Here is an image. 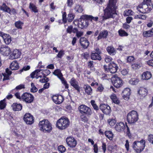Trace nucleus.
<instances>
[{"instance_id": "30", "label": "nucleus", "mask_w": 153, "mask_h": 153, "mask_svg": "<svg viewBox=\"0 0 153 153\" xmlns=\"http://www.w3.org/2000/svg\"><path fill=\"white\" fill-rule=\"evenodd\" d=\"M107 51L110 55H114L116 53V51L114 48L111 46H108L107 48Z\"/></svg>"}, {"instance_id": "38", "label": "nucleus", "mask_w": 153, "mask_h": 153, "mask_svg": "<svg viewBox=\"0 0 153 153\" xmlns=\"http://www.w3.org/2000/svg\"><path fill=\"white\" fill-rule=\"evenodd\" d=\"M53 74L54 75L57 76L58 77H59L60 76H61L62 74L60 70L59 69H57L55 70L53 72Z\"/></svg>"}, {"instance_id": "47", "label": "nucleus", "mask_w": 153, "mask_h": 153, "mask_svg": "<svg viewBox=\"0 0 153 153\" xmlns=\"http://www.w3.org/2000/svg\"><path fill=\"white\" fill-rule=\"evenodd\" d=\"M82 115H81L80 117L82 121L84 122H87L88 120V119L86 117L85 114H82Z\"/></svg>"}, {"instance_id": "32", "label": "nucleus", "mask_w": 153, "mask_h": 153, "mask_svg": "<svg viewBox=\"0 0 153 153\" xmlns=\"http://www.w3.org/2000/svg\"><path fill=\"white\" fill-rule=\"evenodd\" d=\"M0 9L9 13H10V8L6 6L5 3H3L2 6L0 7Z\"/></svg>"}, {"instance_id": "37", "label": "nucleus", "mask_w": 153, "mask_h": 153, "mask_svg": "<svg viewBox=\"0 0 153 153\" xmlns=\"http://www.w3.org/2000/svg\"><path fill=\"white\" fill-rule=\"evenodd\" d=\"M129 83L132 85L137 84L139 82V80L137 79L133 78L131 79L129 81Z\"/></svg>"}, {"instance_id": "13", "label": "nucleus", "mask_w": 153, "mask_h": 153, "mask_svg": "<svg viewBox=\"0 0 153 153\" xmlns=\"http://www.w3.org/2000/svg\"><path fill=\"white\" fill-rule=\"evenodd\" d=\"M79 43L82 48L84 49H87L90 44L88 41L85 37L80 38L79 40Z\"/></svg>"}, {"instance_id": "59", "label": "nucleus", "mask_w": 153, "mask_h": 153, "mask_svg": "<svg viewBox=\"0 0 153 153\" xmlns=\"http://www.w3.org/2000/svg\"><path fill=\"white\" fill-rule=\"evenodd\" d=\"M126 126L127 128L126 134L128 137H130L131 136V134L129 128L127 125H126Z\"/></svg>"}, {"instance_id": "17", "label": "nucleus", "mask_w": 153, "mask_h": 153, "mask_svg": "<svg viewBox=\"0 0 153 153\" xmlns=\"http://www.w3.org/2000/svg\"><path fill=\"white\" fill-rule=\"evenodd\" d=\"M115 128L117 131L121 132L124 130L125 126L123 122L117 123L115 126Z\"/></svg>"}, {"instance_id": "39", "label": "nucleus", "mask_w": 153, "mask_h": 153, "mask_svg": "<svg viewBox=\"0 0 153 153\" xmlns=\"http://www.w3.org/2000/svg\"><path fill=\"white\" fill-rule=\"evenodd\" d=\"M29 8L32 10L34 12V13H37L38 12V10L37 9V7L34 4L30 3L29 5Z\"/></svg>"}, {"instance_id": "29", "label": "nucleus", "mask_w": 153, "mask_h": 153, "mask_svg": "<svg viewBox=\"0 0 153 153\" xmlns=\"http://www.w3.org/2000/svg\"><path fill=\"white\" fill-rule=\"evenodd\" d=\"M10 68L12 70H16L19 68V66L17 61H14L11 63L10 65Z\"/></svg>"}, {"instance_id": "22", "label": "nucleus", "mask_w": 153, "mask_h": 153, "mask_svg": "<svg viewBox=\"0 0 153 153\" xmlns=\"http://www.w3.org/2000/svg\"><path fill=\"white\" fill-rule=\"evenodd\" d=\"M14 111H20L22 108V105L20 104L17 103H14L11 105Z\"/></svg>"}, {"instance_id": "58", "label": "nucleus", "mask_w": 153, "mask_h": 153, "mask_svg": "<svg viewBox=\"0 0 153 153\" xmlns=\"http://www.w3.org/2000/svg\"><path fill=\"white\" fill-rule=\"evenodd\" d=\"M134 59V57L132 56H128L127 59V62L130 63L133 61Z\"/></svg>"}, {"instance_id": "25", "label": "nucleus", "mask_w": 153, "mask_h": 153, "mask_svg": "<svg viewBox=\"0 0 153 153\" xmlns=\"http://www.w3.org/2000/svg\"><path fill=\"white\" fill-rule=\"evenodd\" d=\"M5 72V73L3 74V75L4 76V78L3 79V81L5 80L9 79H10L9 76L12 74L11 71H10L8 68H7L6 69Z\"/></svg>"}, {"instance_id": "42", "label": "nucleus", "mask_w": 153, "mask_h": 153, "mask_svg": "<svg viewBox=\"0 0 153 153\" xmlns=\"http://www.w3.org/2000/svg\"><path fill=\"white\" fill-rule=\"evenodd\" d=\"M5 102V99L0 101V109H3L5 107L6 104Z\"/></svg>"}, {"instance_id": "35", "label": "nucleus", "mask_w": 153, "mask_h": 153, "mask_svg": "<svg viewBox=\"0 0 153 153\" xmlns=\"http://www.w3.org/2000/svg\"><path fill=\"white\" fill-rule=\"evenodd\" d=\"M63 75L62 74L61 76L58 77L61 81L62 83L65 86V88H68V85L66 81L65 80V78L63 77Z\"/></svg>"}, {"instance_id": "52", "label": "nucleus", "mask_w": 153, "mask_h": 153, "mask_svg": "<svg viewBox=\"0 0 153 153\" xmlns=\"http://www.w3.org/2000/svg\"><path fill=\"white\" fill-rule=\"evenodd\" d=\"M148 140L150 143L153 144V135H149L148 136Z\"/></svg>"}, {"instance_id": "5", "label": "nucleus", "mask_w": 153, "mask_h": 153, "mask_svg": "<svg viewBox=\"0 0 153 153\" xmlns=\"http://www.w3.org/2000/svg\"><path fill=\"white\" fill-rule=\"evenodd\" d=\"M146 142L143 139L140 141H135L133 143V147L137 153H140L144 149Z\"/></svg>"}, {"instance_id": "9", "label": "nucleus", "mask_w": 153, "mask_h": 153, "mask_svg": "<svg viewBox=\"0 0 153 153\" xmlns=\"http://www.w3.org/2000/svg\"><path fill=\"white\" fill-rule=\"evenodd\" d=\"M22 98L27 103H31L33 102L34 97L31 94L27 93H24L21 96Z\"/></svg>"}, {"instance_id": "53", "label": "nucleus", "mask_w": 153, "mask_h": 153, "mask_svg": "<svg viewBox=\"0 0 153 153\" xmlns=\"http://www.w3.org/2000/svg\"><path fill=\"white\" fill-rule=\"evenodd\" d=\"M73 27L72 25L69 26L66 30V32L70 34L71 33L72 31Z\"/></svg>"}, {"instance_id": "26", "label": "nucleus", "mask_w": 153, "mask_h": 153, "mask_svg": "<svg viewBox=\"0 0 153 153\" xmlns=\"http://www.w3.org/2000/svg\"><path fill=\"white\" fill-rule=\"evenodd\" d=\"M108 35V32L106 30H104L100 32L97 37V40L101 39L102 38H105Z\"/></svg>"}, {"instance_id": "33", "label": "nucleus", "mask_w": 153, "mask_h": 153, "mask_svg": "<svg viewBox=\"0 0 153 153\" xmlns=\"http://www.w3.org/2000/svg\"><path fill=\"white\" fill-rule=\"evenodd\" d=\"M84 88L85 92L88 95H91L92 93V90L91 86L88 85H85Z\"/></svg>"}, {"instance_id": "27", "label": "nucleus", "mask_w": 153, "mask_h": 153, "mask_svg": "<svg viewBox=\"0 0 153 153\" xmlns=\"http://www.w3.org/2000/svg\"><path fill=\"white\" fill-rule=\"evenodd\" d=\"M147 90L145 88H141L138 91V94L141 96L145 97L147 94Z\"/></svg>"}, {"instance_id": "3", "label": "nucleus", "mask_w": 153, "mask_h": 153, "mask_svg": "<svg viewBox=\"0 0 153 153\" xmlns=\"http://www.w3.org/2000/svg\"><path fill=\"white\" fill-rule=\"evenodd\" d=\"M70 123L68 118L63 117L57 120L56 126L59 129L63 130L69 126Z\"/></svg>"}, {"instance_id": "50", "label": "nucleus", "mask_w": 153, "mask_h": 153, "mask_svg": "<svg viewBox=\"0 0 153 153\" xmlns=\"http://www.w3.org/2000/svg\"><path fill=\"white\" fill-rule=\"evenodd\" d=\"M108 121V123L111 126H114L116 122V121L114 119H109Z\"/></svg>"}, {"instance_id": "57", "label": "nucleus", "mask_w": 153, "mask_h": 153, "mask_svg": "<svg viewBox=\"0 0 153 153\" xmlns=\"http://www.w3.org/2000/svg\"><path fill=\"white\" fill-rule=\"evenodd\" d=\"M62 20L64 23L67 22L66 14L65 12H64L62 15Z\"/></svg>"}, {"instance_id": "56", "label": "nucleus", "mask_w": 153, "mask_h": 153, "mask_svg": "<svg viewBox=\"0 0 153 153\" xmlns=\"http://www.w3.org/2000/svg\"><path fill=\"white\" fill-rule=\"evenodd\" d=\"M64 54V51L62 50H60L57 55V56L60 58H62V56Z\"/></svg>"}, {"instance_id": "45", "label": "nucleus", "mask_w": 153, "mask_h": 153, "mask_svg": "<svg viewBox=\"0 0 153 153\" xmlns=\"http://www.w3.org/2000/svg\"><path fill=\"white\" fill-rule=\"evenodd\" d=\"M118 33L119 35L121 36H126L128 35V33L122 30H119Z\"/></svg>"}, {"instance_id": "41", "label": "nucleus", "mask_w": 153, "mask_h": 153, "mask_svg": "<svg viewBox=\"0 0 153 153\" xmlns=\"http://www.w3.org/2000/svg\"><path fill=\"white\" fill-rule=\"evenodd\" d=\"M93 61H91L88 62V67L90 68L91 70L94 71L95 70V68L94 67L93 65Z\"/></svg>"}, {"instance_id": "54", "label": "nucleus", "mask_w": 153, "mask_h": 153, "mask_svg": "<svg viewBox=\"0 0 153 153\" xmlns=\"http://www.w3.org/2000/svg\"><path fill=\"white\" fill-rule=\"evenodd\" d=\"M116 0H109V3L108 5L116 6Z\"/></svg>"}, {"instance_id": "20", "label": "nucleus", "mask_w": 153, "mask_h": 153, "mask_svg": "<svg viewBox=\"0 0 153 153\" xmlns=\"http://www.w3.org/2000/svg\"><path fill=\"white\" fill-rule=\"evenodd\" d=\"M2 34L1 37L3 39L5 43L7 45L9 44L11 41V37L8 34H4L2 32Z\"/></svg>"}, {"instance_id": "31", "label": "nucleus", "mask_w": 153, "mask_h": 153, "mask_svg": "<svg viewBox=\"0 0 153 153\" xmlns=\"http://www.w3.org/2000/svg\"><path fill=\"white\" fill-rule=\"evenodd\" d=\"M81 19H82L81 20V25L83 27H87L89 25V21L90 20L87 18L82 19L81 17Z\"/></svg>"}, {"instance_id": "40", "label": "nucleus", "mask_w": 153, "mask_h": 153, "mask_svg": "<svg viewBox=\"0 0 153 153\" xmlns=\"http://www.w3.org/2000/svg\"><path fill=\"white\" fill-rule=\"evenodd\" d=\"M141 66V64L140 63L137 62L135 63L132 65V68L134 69H137L139 68Z\"/></svg>"}, {"instance_id": "60", "label": "nucleus", "mask_w": 153, "mask_h": 153, "mask_svg": "<svg viewBox=\"0 0 153 153\" xmlns=\"http://www.w3.org/2000/svg\"><path fill=\"white\" fill-rule=\"evenodd\" d=\"M128 72V70L126 69H123L121 71V73L123 75H127Z\"/></svg>"}, {"instance_id": "48", "label": "nucleus", "mask_w": 153, "mask_h": 153, "mask_svg": "<svg viewBox=\"0 0 153 153\" xmlns=\"http://www.w3.org/2000/svg\"><path fill=\"white\" fill-rule=\"evenodd\" d=\"M75 16L73 14H70L68 15L67 20L68 22H72Z\"/></svg>"}, {"instance_id": "28", "label": "nucleus", "mask_w": 153, "mask_h": 153, "mask_svg": "<svg viewBox=\"0 0 153 153\" xmlns=\"http://www.w3.org/2000/svg\"><path fill=\"white\" fill-rule=\"evenodd\" d=\"M91 58L92 59L94 60L97 59L99 60H100L101 59L100 54H99L98 53H91Z\"/></svg>"}, {"instance_id": "21", "label": "nucleus", "mask_w": 153, "mask_h": 153, "mask_svg": "<svg viewBox=\"0 0 153 153\" xmlns=\"http://www.w3.org/2000/svg\"><path fill=\"white\" fill-rule=\"evenodd\" d=\"M21 54L20 51L17 49L14 50L10 56V58L11 59H16L19 57Z\"/></svg>"}, {"instance_id": "10", "label": "nucleus", "mask_w": 153, "mask_h": 153, "mask_svg": "<svg viewBox=\"0 0 153 153\" xmlns=\"http://www.w3.org/2000/svg\"><path fill=\"white\" fill-rule=\"evenodd\" d=\"M0 53L3 55L8 56L11 53L9 47L6 45H1L0 48Z\"/></svg>"}, {"instance_id": "18", "label": "nucleus", "mask_w": 153, "mask_h": 153, "mask_svg": "<svg viewBox=\"0 0 153 153\" xmlns=\"http://www.w3.org/2000/svg\"><path fill=\"white\" fill-rule=\"evenodd\" d=\"M53 101L57 104H60L63 101L64 98L61 95L53 96L52 97Z\"/></svg>"}, {"instance_id": "51", "label": "nucleus", "mask_w": 153, "mask_h": 153, "mask_svg": "<svg viewBox=\"0 0 153 153\" xmlns=\"http://www.w3.org/2000/svg\"><path fill=\"white\" fill-rule=\"evenodd\" d=\"M134 18L135 19L139 18L143 19H145L146 18L145 16L143 15H137L135 16Z\"/></svg>"}, {"instance_id": "16", "label": "nucleus", "mask_w": 153, "mask_h": 153, "mask_svg": "<svg viewBox=\"0 0 153 153\" xmlns=\"http://www.w3.org/2000/svg\"><path fill=\"white\" fill-rule=\"evenodd\" d=\"M118 68L117 65L113 62H111L109 64V71L111 73L114 74L116 73Z\"/></svg>"}, {"instance_id": "2", "label": "nucleus", "mask_w": 153, "mask_h": 153, "mask_svg": "<svg viewBox=\"0 0 153 153\" xmlns=\"http://www.w3.org/2000/svg\"><path fill=\"white\" fill-rule=\"evenodd\" d=\"M116 9V6L108 5L107 7L104 10V14L103 16L104 19H106L111 18H114L115 15H117Z\"/></svg>"}, {"instance_id": "64", "label": "nucleus", "mask_w": 153, "mask_h": 153, "mask_svg": "<svg viewBox=\"0 0 153 153\" xmlns=\"http://www.w3.org/2000/svg\"><path fill=\"white\" fill-rule=\"evenodd\" d=\"M147 62L149 66H153V59L148 61Z\"/></svg>"}, {"instance_id": "12", "label": "nucleus", "mask_w": 153, "mask_h": 153, "mask_svg": "<svg viewBox=\"0 0 153 153\" xmlns=\"http://www.w3.org/2000/svg\"><path fill=\"white\" fill-rule=\"evenodd\" d=\"M66 141L68 146L71 148H74L76 145V141L73 137H69L67 138Z\"/></svg>"}, {"instance_id": "61", "label": "nucleus", "mask_w": 153, "mask_h": 153, "mask_svg": "<svg viewBox=\"0 0 153 153\" xmlns=\"http://www.w3.org/2000/svg\"><path fill=\"white\" fill-rule=\"evenodd\" d=\"M30 67L29 66L27 65L26 67H24L21 70H20V73H21L24 70L25 71H27L29 70L30 69Z\"/></svg>"}, {"instance_id": "19", "label": "nucleus", "mask_w": 153, "mask_h": 153, "mask_svg": "<svg viewBox=\"0 0 153 153\" xmlns=\"http://www.w3.org/2000/svg\"><path fill=\"white\" fill-rule=\"evenodd\" d=\"M130 91L129 88H126L123 91V97L125 100H128L129 99L130 95Z\"/></svg>"}, {"instance_id": "63", "label": "nucleus", "mask_w": 153, "mask_h": 153, "mask_svg": "<svg viewBox=\"0 0 153 153\" xmlns=\"http://www.w3.org/2000/svg\"><path fill=\"white\" fill-rule=\"evenodd\" d=\"M67 3L68 6L71 7L73 4V0H67Z\"/></svg>"}, {"instance_id": "15", "label": "nucleus", "mask_w": 153, "mask_h": 153, "mask_svg": "<svg viewBox=\"0 0 153 153\" xmlns=\"http://www.w3.org/2000/svg\"><path fill=\"white\" fill-rule=\"evenodd\" d=\"M71 85L77 90V92H80V87L78 85V82L74 77L72 78L70 81Z\"/></svg>"}, {"instance_id": "14", "label": "nucleus", "mask_w": 153, "mask_h": 153, "mask_svg": "<svg viewBox=\"0 0 153 153\" xmlns=\"http://www.w3.org/2000/svg\"><path fill=\"white\" fill-rule=\"evenodd\" d=\"M33 117L29 113H27L24 116L23 120L27 124H32L34 122Z\"/></svg>"}, {"instance_id": "34", "label": "nucleus", "mask_w": 153, "mask_h": 153, "mask_svg": "<svg viewBox=\"0 0 153 153\" xmlns=\"http://www.w3.org/2000/svg\"><path fill=\"white\" fill-rule=\"evenodd\" d=\"M105 135L110 140H111L112 139L113 136V134L112 131H105Z\"/></svg>"}, {"instance_id": "7", "label": "nucleus", "mask_w": 153, "mask_h": 153, "mask_svg": "<svg viewBox=\"0 0 153 153\" xmlns=\"http://www.w3.org/2000/svg\"><path fill=\"white\" fill-rule=\"evenodd\" d=\"M79 112L83 114H85L87 116L90 115L92 114L91 108L84 105H80L78 108Z\"/></svg>"}, {"instance_id": "23", "label": "nucleus", "mask_w": 153, "mask_h": 153, "mask_svg": "<svg viewBox=\"0 0 153 153\" xmlns=\"http://www.w3.org/2000/svg\"><path fill=\"white\" fill-rule=\"evenodd\" d=\"M81 18L82 19L87 18L90 20L91 22H92V20H94L95 21H97L98 19L97 17H94L91 15H84L81 16Z\"/></svg>"}, {"instance_id": "36", "label": "nucleus", "mask_w": 153, "mask_h": 153, "mask_svg": "<svg viewBox=\"0 0 153 153\" xmlns=\"http://www.w3.org/2000/svg\"><path fill=\"white\" fill-rule=\"evenodd\" d=\"M24 24L23 23L20 21L16 22L15 23V25L18 29H22V26Z\"/></svg>"}, {"instance_id": "11", "label": "nucleus", "mask_w": 153, "mask_h": 153, "mask_svg": "<svg viewBox=\"0 0 153 153\" xmlns=\"http://www.w3.org/2000/svg\"><path fill=\"white\" fill-rule=\"evenodd\" d=\"M100 108L103 113L107 115L109 114L111 111L110 107L107 104H100Z\"/></svg>"}, {"instance_id": "4", "label": "nucleus", "mask_w": 153, "mask_h": 153, "mask_svg": "<svg viewBox=\"0 0 153 153\" xmlns=\"http://www.w3.org/2000/svg\"><path fill=\"white\" fill-rule=\"evenodd\" d=\"M40 130L43 132H49L52 129L51 124L47 120H44L39 122V124Z\"/></svg>"}, {"instance_id": "8", "label": "nucleus", "mask_w": 153, "mask_h": 153, "mask_svg": "<svg viewBox=\"0 0 153 153\" xmlns=\"http://www.w3.org/2000/svg\"><path fill=\"white\" fill-rule=\"evenodd\" d=\"M111 80L114 86L117 88L120 87L123 85L122 80L117 75L113 77Z\"/></svg>"}, {"instance_id": "55", "label": "nucleus", "mask_w": 153, "mask_h": 153, "mask_svg": "<svg viewBox=\"0 0 153 153\" xmlns=\"http://www.w3.org/2000/svg\"><path fill=\"white\" fill-rule=\"evenodd\" d=\"M132 11L131 10L128 9V10H126L124 12V14L125 15H126L127 16H128L129 15H132Z\"/></svg>"}, {"instance_id": "24", "label": "nucleus", "mask_w": 153, "mask_h": 153, "mask_svg": "<svg viewBox=\"0 0 153 153\" xmlns=\"http://www.w3.org/2000/svg\"><path fill=\"white\" fill-rule=\"evenodd\" d=\"M152 77L151 73L148 71L143 72L142 75V78L144 80H148Z\"/></svg>"}, {"instance_id": "44", "label": "nucleus", "mask_w": 153, "mask_h": 153, "mask_svg": "<svg viewBox=\"0 0 153 153\" xmlns=\"http://www.w3.org/2000/svg\"><path fill=\"white\" fill-rule=\"evenodd\" d=\"M143 34V36L146 37H149L152 36L150 30L144 32Z\"/></svg>"}, {"instance_id": "46", "label": "nucleus", "mask_w": 153, "mask_h": 153, "mask_svg": "<svg viewBox=\"0 0 153 153\" xmlns=\"http://www.w3.org/2000/svg\"><path fill=\"white\" fill-rule=\"evenodd\" d=\"M91 103L94 109L96 110H99V107L97 106V104L95 103V101L94 100H91Z\"/></svg>"}, {"instance_id": "49", "label": "nucleus", "mask_w": 153, "mask_h": 153, "mask_svg": "<svg viewBox=\"0 0 153 153\" xmlns=\"http://www.w3.org/2000/svg\"><path fill=\"white\" fill-rule=\"evenodd\" d=\"M58 149V150L62 153L64 152L66 150L65 148L62 145L59 146Z\"/></svg>"}, {"instance_id": "1", "label": "nucleus", "mask_w": 153, "mask_h": 153, "mask_svg": "<svg viewBox=\"0 0 153 153\" xmlns=\"http://www.w3.org/2000/svg\"><path fill=\"white\" fill-rule=\"evenodd\" d=\"M153 8L151 0H144L143 2L137 7L140 12L143 13H149Z\"/></svg>"}, {"instance_id": "6", "label": "nucleus", "mask_w": 153, "mask_h": 153, "mask_svg": "<svg viewBox=\"0 0 153 153\" xmlns=\"http://www.w3.org/2000/svg\"><path fill=\"white\" fill-rule=\"evenodd\" d=\"M138 119V114L135 111L132 110L127 115V120L129 123H134L137 121Z\"/></svg>"}, {"instance_id": "43", "label": "nucleus", "mask_w": 153, "mask_h": 153, "mask_svg": "<svg viewBox=\"0 0 153 153\" xmlns=\"http://www.w3.org/2000/svg\"><path fill=\"white\" fill-rule=\"evenodd\" d=\"M75 10L78 13H81L83 10L82 7L79 5H76L75 8Z\"/></svg>"}, {"instance_id": "62", "label": "nucleus", "mask_w": 153, "mask_h": 153, "mask_svg": "<svg viewBox=\"0 0 153 153\" xmlns=\"http://www.w3.org/2000/svg\"><path fill=\"white\" fill-rule=\"evenodd\" d=\"M83 35V32L82 31H78L76 33V36L78 38L81 37Z\"/></svg>"}]
</instances>
